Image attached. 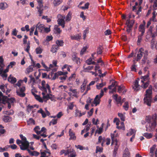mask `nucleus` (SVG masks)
<instances>
[{"label":"nucleus","instance_id":"1","mask_svg":"<svg viewBox=\"0 0 157 157\" xmlns=\"http://www.w3.org/2000/svg\"><path fill=\"white\" fill-rule=\"evenodd\" d=\"M152 86L150 85L148 89L146 90L145 96L144 99V103L148 106L151 105L152 100Z\"/></svg>","mask_w":157,"mask_h":157},{"label":"nucleus","instance_id":"2","mask_svg":"<svg viewBox=\"0 0 157 157\" xmlns=\"http://www.w3.org/2000/svg\"><path fill=\"white\" fill-rule=\"evenodd\" d=\"M148 55V52L147 50H144L143 48H141L137 52L136 60L137 61L140 60L143 56V58L142 59V61L144 63H145L147 59Z\"/></svg>","mask_w":157,"mask_h":157},{"label":"nucleus","instance_id":"3","mask_svg":"<svg viewBox=\"0 0 157 157\" xmlns=\"http://www.w3.org/2000/svg\"><path fill=\"white\" fill-rule=\"evenodd\" d=\"M57 17L58 24L61 26L63 28H64L65 27V21L64 19L65 18V16L60 14H59L58 15Z\"/></svg>","mask_w":157,"mask_h":157},{"label":"nucleus","instance_id":"4","mask_svg":"<svg viewBox=\"0 0 157 157\" xmlns=\"http://www.w3.org/2000/svg\"><path fill=\"white\" fill-rule=\"evenodd\" d=\"M42 86L39 87L40 89L44 92H47V89L48 90V92L50 93L51 92V89L48 84H46L45 81L43 80L41 82Z\"/></svg>","mask_w":157,"mask_h":157},{"label":"nucleus","instance_id":"5","mask_svg":"<svg viewBox=\"0 0 157 157\" xmlns=\"http://www.w3.org/2000/svg\"><path fill=\"white\" fill-rule=\"evenodd\" d=\"M104 95V91L102 90H101V93L99 95H97L94 99L93 103L95 106L99 104L100 101V99Z\"/></svg>","mask_w":157,"mask_h":157},{"label":"nucleus","instance_id":"6","mask_svg":"<svg viewBox=\"0 0 157 157\" xmlns=\"http://www.w3.org/2000/svg\"><path fill=\"white\" fill-rule=\"evenodd\" d=\"M156 125V121H153L152 122L149 123V125L146 126V130L148 132H151L154 130Z\"/></svg>","mask_w":157,"mask_h":157},{"label":"nucleus","instance_id":"7","mask_svg":"<svg viewBox=\"0 0 157 157\" xmlns=\"http://www.w3.org/2000/svg\"><path fill=\"white\" fill-rule=\"evenodd\" d=\"M25 90V86H22L19 88H17L16 90V93L17 95L21 97H24L25 95L24 91Z\"/></svg>","mask_w":157,"mask_h":157},{"label":"nucleus","instance_id":"8","mask_svg":"<svg viewBox=\"0 0 157 157\" xmlns=\"http://www.w3.org/2000/svg\"><path fill=\"white\" fill-rule=\"evenodd\" d=\"M140 80L139 79L136 80L133 84L132 89L135 91H138L141 89V86L139 84V81Z\"/></svg>","mask_w":157,"mask_h":157},{"label":"nucleus","instance_id":"9","mask_svg":"<svg viewBox=\"0 0 157 157\" xmlns=\"http://www.w3.org/2000/svg\"><path fill=\"white\" fill-rule=\"evenodd\" d=\"M17 144L19 145L20 147V148L21 150H25L27 148H28L29 147L27 145H26L25 144H23V142L21 140L19 139H17L16 140Z\"/></svg>","mask_w":157,"mask_h":157},{"label":"nucleus","instance_id":"10","mask_svg":"<svg viewBox=\"0 0 157 157\" xmlns=\"http://www.w3.org/2000/svg\"><path fill=\"white\" fill-rule=\"evenodd\" d=\"M146 25V23L145 21L144 20L143 21V23L141 24L139 28V31L141 32V34L143 35L145 32V26Z\"/></svg>","mask_w":157,"mask_h":157},{"label":"nucleus","instance_id":"11","mask_svg":"<svg viewBox=\"0 0 157 157\" xmlns=\"http://www.w3.org/2000/svg\"><path fill=\"white\" fill-rule=\"evenodd\" d=\"M116 137V136H115L114 134H111V138L112 139V142L111 145H112L113 144L115 145V146H119V144H118V141L116 138H115V137Z\"/></svg>","mask_w":157,"mask_h":157},{"label":"nucleus","instance_id":"12","mask_svg":"<svg viewBox=\"0 0 157 157\" xmlns=\"http://www.w3.org/2000/svg\"><path fill=\"white\" fill-rule=\"evenodd\" d=\"M134 23V21H133L132 23L131 24L130 23V20H127L126 22V24L127 25L128 28L126 30L127 32L128 33H129L131 30V28H132L133 24Z\"/></svg>","mask_w":157,"mask_h":157},{"label":"nucleus","instance_id":"13","mask_svg":"<svg viewBox=\"0 0 157 157\" xmlns=\"http://www.w3.org/2000/svg\"><path fill=\"white\" fill-rule=\"evenodd\" d=\"M149 74V72L148 71L146 75L143 76H141L140 78L141 82L144 81L146 82H149L150 78Z\"/></svg>","mask_w":157,"mask_h":157},{"label":"nucleus","instance_id":"14","mask_svg":"<svg viewBox=\"0 0 157 157\" xmlns=\"http://www.w3.org/2000/svg\"><path fill=\"white\" fill-rule=\"evenodd\" d=\"M67 73V72H63L62 71H58L54 74V76L52 77V79L55 80L56 78L58 77L59 75H65Z\"/></svg>","mask_w":157,"mask_h":157},{"label":"nucleus","instance_id":"15","mask_svg":"<svg viewBox=\"0 0 157 157\" xmlns=\"http://www.w3.org/2000/svg\"><path fill=\"white\" fill-rule=\"evenodd\" d=\"M82 34L81 33H79L76 34V35H71L70 36L71 38V40H79L81 37Z\"/></svg>","mask_w":157,"mask_h":157},{"label":"nucleus","instance_id":"16","mask_svg":"<svg viewBox=\"0 0 157 157\" xmlns=\"http://www.w3.org/2000/svg\"><path fill=\"white\" fill-rule=\"evenodd\" d=\"M36 28L40 33H43L44 30V25L42 24H37L36 26Z\"/></svg>","mask_w":157,"mask_h":157},{"label":"nucleus","instance_id":"17","mask_svg":"<svg viewBox=\"0 0 157 157\" xmlns=\"http://www.w3.org/2000/svg\"><path fill=\"white\" fill-rule=\"evenodd\" d=\"M26 150L27 151L29 154L31 156H37L40 154L39 152H37L36 151H31L28 148H27V149Z\"/></svg>","mask_w":157,"mask_h":157},{"label":"nucleus","instance_id":"18","mask_svg":"<svg viewBox=\"0 0 157 157\" xmlns=\"http://www.w3.org/2000/svg\"><path fill=\"white\" fill-rule=\"evenodd\" d=\"M69 133V136L70 137L69 140H75L76 139V137L75 136V133L72 131L71 129H70Z\"/></svg>","mask_w":157,"mask_h":157},{"label":"nucleus","instance_id":"19","mask_svg":"<svg viewBox=\"0 0 157 157\" xmlns=\"http://www.w3.org/2000/svg\"><path fill=\"white\" fill-rule=\"evenodd\" d=\"M20 136L21 139V141L23 142V144L24 143L26 145H27V146L29 147V143L26 140V138L22 134L20 135Z\"/></svg>","mask_w":157,"mask_h":157},{"label":"nucleus","instance_id":"20","mask_svg":"<svg viewBox=\"0 0 157 157\" xmlns=\"http://www.w3.org/2000/svg\"><path fill=\"white\" fill-rule=\"evenodd\" d=\"M83 71L85 72H89V71L93 69L94 66H88L87 67H86V65L84 64L83 67Z\"/></svg>","mask_w":157,"mask_h":157},{"label":"nucleus","instance_id":"21","mask_svg":"<svg viewBox=\"0 0 157 157\" xmlns=\"http://www.w3.org/2000/svg\"><path fill=\"white\" fill-rule=\"evenodd\" d=\"M123 92V94L125 93L126 90L125 89V87L122 85L118 86V92L119 93H121Z\"/></svg>","mask_w":157,"mask_h":157},{"label":"nucleus","instance_id":"22","mask_svg":"<svg viewBox=\"0 0 157 157\" xmlns=\"http://www.w3.org/2000/svg\"><path fill=\"white\" fill-rule=\"evenodd\" d=\"M72 60L77 64H79L80 63V59L77 57L75 55L72 56Z\"/></svg>","mask_w":157,"mask_h":157},{"label":"nucleus","instance_id":"23","mask_svg":"<svg viewBox=\"0 0 157 157\" xmlns=\"http://www.w3.org/2000/svg\"><path fill=\"white\" fill-rule=\"evenodd\" d=\"M149 84V82H146L143 81L142 82H141V87L144 89H146L148 86Z\"/></svg>","mask_w":157,"mask_h":157},{"label":"nucleus","instance_id":"24","mask_svg":"<svg viewBox=\"0 0 157 157\" xmlns=\"http://www.w3.org/2000/svg\"><path fill=\"white\" fill-rule=\"evenodd\" d=\"M56 45L58 46L59 48L60 47H62L64 45V42L63 40H57L56 41Z\"/></svg>","mask_w":157,"mask_h":157},{"label":"nucleus","instance_id":"25","mask_svg":"<svg viewBox=\"0 0 157 157\" xmlns=\"http://www.w3.org/2000/svg\"><path fill=\"white\" fill-rule=\"evenodd\" d=\"M8 7V5L6 2H1L0 3V9L2 10H4Z\"/></svg>","mask_w":157,"mask_h":157},{"label":"nucleus","instance_id":"26","mask_svg":"<svg viewBox=\"0 0 157 157\" xmlns=\"http://www.w3.org/2000/svg\"><path fill=\"white\" fill-rule=\"evenodd\" d=\"M63 0H54L53 2L54 6H57L60 5L62 2Z\"/></svg>","mask_w":157,"mask_h":157},{"label":"nucleus","instance_id":"27","mask_svg":"<svg viewBox=\"0 0 157 157\" xmlns=\"http://www.w3.org/2000/svg\"><path fill=\"white\" fill-rule=\"evenodd\" d=\"M32 93L33 95L35 97V98L39 102H43V100L42 99L40 98V97L38 95H37L35 94V93L33 92V90H32Z\"/></svg>","mask_w":157,"mask_h":157},{"label":"nucleus","instance_id":"28","mask_svg":"<svg viewBox=\"0 0 157 157\" xmlns=\"http://www.w3.org/2000/svg\"><path fill=\"white\" fill-rule=\"evenodd\" d=\"M72 13L71 12H69L66 17L65 21L68 22L70 21L71 18Z\"/></svg>","mask_w":157,"mask_h":157},{"label":"nucleus","instance_id":"29","mask_svg":"<svg viewBox=\"0 0 157 157\" xmlns=\"http://www.w3.org/2000/svg\"><path fill=\"white\" fill-rule=\"evenodd\" d=\"M86 63L87 65H88L91 64L94 65L96 64V62L94 61H92V59L91 58H90L87 59L86 61Z\"/></svg>","mask_w":157,"mask_h":157},{"label":"nucleus","instance_id":"30","mask_svg":"<svg viewBox=\"0 0 157 157\" xmlns=\"http://www.w3.org/2000/svg\"><path fill=\"white\" fill-rule=\"evenodd\" d=\"M58 46L56 45H53L52 46L51 49V51L52 53H56L57 52V50L58 49Z\"/></svg>","mask_w":157,"mask_h":157},{"label":"nucleus","instance_id":"31","mask_svg":"<svg viewBox=\"0 0 157 157\" xmlns=\"http://www.w3.org/2000/svg\"><path fill=\"white\" fill-rule=\"evenodd\" d=\"M46 93L47 92H44V91H43L42 92V94L43 95V98L47 99L50 98H51L52 95L49 94H46Z\"/></svg>","mask_w":157,"mask_h":157},{"label":"nucleus","instance_id":"32","mask_svg":"<svg viewBox=\"0 0 157 157\" xmlns=\"http://www.w3.org/2000/svg\"><path fill=\"white\" fill-rule=\"evenodd\" d=\"M8 81L12 83H14L16 82L17 80L15 78L10 75L8 78Z\"/></svg>","mask_w":157,"mask_h":157},{"label":"nucleus","instance_id":"33","mask_svg":"<svg viewBox=\"0 0 157 157\" xmlns=\"http://www.w3.org/2000/svg\"><path fill=\"white\" fill-rule=\"evenodd\" d=\"M113 98L118 102V103H120L121 100V97H118V95L117 94L113 95Z\"/></svg>","mask_w":157,"mask_h":157},{"label":"nucleus","instance_id":"34","mask_svg":"<svg viewBox=\"0 0 157 157\" xmlns=\"http://www.w3.org/2000/svg\"><path fill=\"white\" fill-rule=\"evenodd\" d=\"M67 88V87L66 86H63L61 85L58 87L59 89L61 91H66V90Z\"/></svg>","mask_w":157,"mask_h":157},{"label":"nucleus","instance_id":"35","mask_svg":"<svg viewBox=\"0 0 157 157\" xmlns=\"http://www.w3.org/2000/svg\"><path fill=\"white\" fill-rule=\"evenodd\" d=\"M7 85L6 84H2L0 85V89L3 92H5L6 89L7 88Z\"/></svg>","mask_w":157,"mask_h":157},{"label":"nucleus","instance_id":"36","mask_svg":"<svg viewBox=\"0 0 157 157\" xmlns=\"http://www.w3.org/2000/svg\"><path fill=\"white\" fill-rule=\"evenodd\" d=\"M136 131L135 130L132 129H130L129 132L127 133V135L128 136H130L132 135L135 134Z\"/></svg>","mask_w":157,"mask_h":157},{"label":"nucleus","instance_id":"37","mask_svg":"<svg viewBox=\"0 0 157 157\" xmlns=\"http://www.w3.org/2000/svg\"><path fill=\"white\" fill-rule=\"evenodd\" d=\"M102 47L100 45L98 48L97 51V55L101 54L103 50Z\"/></svg>","mask_w":157,"mask_h":157},{"label":"nucleus","instance_id":"38","mask_svg":"<svg viewBox=\"0 0 157 157\" xmlns=\"http://www.w3.org/2000/svg\"><path fill=\"white\" fill-rule=\"evenodd\" d=\"M156 145H153L150 149V153L151 154V156L152 157H153L154 155V151L155 149Z\"/></svg>","mask_w":157,"mask_h":157},{"label":"nucleus","instance_id":"39","mask_svg":"<svg viewBox=\"0 0 157 157\" xmlns=\"http://www.w3.org/2000/svg\"><path fill=\"white\" fill-rule=\"evenodd\" d=\"M3 120L6 122H9L11 121L12 118L8 116H4Z\"/></svg>","mask_w":157,"mask_h":157},{"label":"nucleus","instance_id":"40","mask_svg":"<svg viewBox=\"0 0 157 157\" xmlns=\"http://www.w3.org/2000/svg\"><path fill=\"white\" fill-rule=\"evenodd\" d=\"M75 147L77 149H79V150H89V148L88 147H86L85 148V147H83L82 146L79 145H75Z\"/></svg>","mask_w":157,"mask_h":157},{"label":"nucleus","instance_id":"41","mask_svg":"<svg viewBox=\"0 0 157 157\" xmlns=\"http://www.w3.org/2000/svg\"><path fill=\"white\" fill-rule=\"evenodd\" d=\"M106 83L105 82H101L100 83H98L96 85V87L98 89L100 90L103 86H105Z\"/></svg>","mask_w":157,"mask_h":157},{"label":"nucleus","instance_id":"42","mask_svg":"<svg viewBox=\"0 0 157 157\" xmlns=\"http://www.w3.org/2000/svg\"><path fill=\"white\" fill-rule=\"evenodd\" d=\"M71 152L68 155V157H75L76 156V152L73 149H71Z\"/></svg>","mask_w":157,"mask_h":157},{"label":"nucleus","instance_id":"43","mask_svg":"<svg viewBox=\"0 0 157 157\" xmlns=\"http://www.w3.org/2000/svg\"><path fill=\"white\" fill-rule=\"evenodd\" d=\"M125 113L124 114L121 113H118V116L120 118L121 120L123 121H124L125 120Z\"/></svg>","mask_w":157,"mask_h":157},{"label":"nucleus","instance_id":"44","mask_svg":"<svg viewBox=\"0 0 157 157\" xmlns=\"http://www.w3.org/2000/svg\"><path fill=\"white\" fill-rule=\"evenodd\" d=\"M69 90L71 91L72 93L73 94V96L76 97L77 94V90L76 89H73L71 88H70Z\"/></svg>","mask_w":157,"mask_h":157},{"label":"nucleus","instance_id":"45","mask_svg":"<svg viewBox=\"0 0 157 157\" xmlns=\"http://www.w3.org/2000/svg\"><path fill=\"white\" fill-rule=\"evenodd\" d=\"M33 66L32 65L29 66L26 70V71L28 73L32 72L33 71Z\"/></svg>","mask_w":157,"mask_h":157},{"label":"nucleus","instance_id":"46","mask_svg":"<svg viewBox=\"0 0 157 157\" xmlns=\"http://www.w3.org/2000/svg\"><path fill=\"white\" fill-rule=\"evenodd\" d=\"M143 136L147 139H150L152 137L153 135L151 133H144Z\"/></svg>","mask_w":157,"mask_h":157},{"label":"nucleus","instance_id":"47","mask_svg":"<svg viewBox=\"0 0 157 157\" xmlns=\"http://www.w3.org/2000/svg\"><path fill=\"white\" fill-rule=\"evenodd\" d=\"M37 8L38 10V11L39 13V15L40 16H41L42 14L43 13V7L37 6Z\"/></svg>","mask_w":157,"mask_h":157},{"label":"nucleus","instance_id":"48","mask_svg":"<svg viewBox=\"0 0 157 157\" xmlns=\"http://www.w3.org/2000/svg\"><path fill=\"white\" fill-rule=\"evenodd\" d=\"M146 121L148 123H150L153 122V120L151 118V116H148L146 117Z\"/></svg>","mask_w":157,"mask_h":157},{"label":"nucleus","instance_id":"49","mask_svg":"<svg viewBox=\"0 0 157 157\" xmlns=\"http://www.w3.org/2000/svg\"><path fill=\"white\" fill-rule=\"evenodd\" d=\"M37 112L39 113H40L42 115L43 117L44 118L46 117V115L45 113L43 110L42 109H40V110L37 111Z\"/></svg>","mask_w":157,"mask_h":157},{"label":"nucleus","instance_id":"50","mask_svg":"<svg viewBox=\"0 0 157 157\" xmlns=\"http://www.w3.org/2000/svg\"><path fill=\"white\" fill-rule=\"evenodd\" d=\"M27 123L28 124H35V122L34 120L32 118H29L27 121Z\"/></svg>","mask_w":157,"mask_h":157},{"label":"nucleus","instance_id":"51","mask_svg":"<svg viewBox=\"0 0 157 157\" xmlns=\"http://www.w3.org/2000/svg\"><path fill=\"white\" fill-rule=\"evenodd\" d=\"M6 99L8 101L7 103H10L11 104H12L14 101H15V99L13 98H9L7 97H6Z\"/></svg>","mask_w":157,"mask_h":157},{"label":"nucleus","instance_id":"52","mask_svg":"<svg viewBox=\"0 0 157 157\" xmlns=\"http://www.w3.org/2000/svg\"><path fill=\"white\" fill-rule=\"evenodd\" d=\"M42 49L41 48L39 47L37 48L36 49L35 51L37 54H40L42 52Z\"/></svg>","mask_w":157,"mask_h":157},{"label":"nucleus","instance_id":"53","mask_svg":"<svg viewBox=\"0 0 157 157\" xmlns=\"http://www.w3.org/2000/svg\"><path fill=\"white\" fill-rule=\"evenodd\" d=\"M117 82H113L112 83L111 85H109L108 86V88L109 89H111L113 87H116L117 84H116Z\"/></svg>","mask_w":157,"mask_h":157},{"label":"nucleus","instance_id":"54","mask_svg":"<svg viewBox=\"0 0 157 157\" xmlns=\"http://www.w3.org/2000/svg\"><path fill=\"white\" fill-rule=\"evenodd\" d=\"M123 107L125 110L126 111L128 110L129 108V105L128 102H125Z\"/></svg>","mask_w":157,"mask_h":157},{"label":"nucleus","instance_id":"55","mask_svg":"<svg viewBox=\"0 0 157 157\" xmlns=\"http://www.w3.org/2000/svg\"><path fill=\"white\" fill-rule=\"evenodd\" d=\"M75 117L78 116L80 117L81 116V112L77 109L75 110Z\"/></svg>","mask_w":157,"mask_h":157},{"label":"nucleus","instance_id":"56","mask_svg":"<svg viewBox=\"0 0 157 157\" xmlns=\"http://www.w3.org/2000/svg\"><path fill=\"white\" fill-rule=\"evenodd\" d=\"M117 128L118 129H121L123 130H124L125 127L124 126V123L123 122H122L121 123L120 126H117Z\"/></svg>","mask_w":157,"mask_h":157},{"label":"nucleus","instance_id":"57","mask_svg":"<svg viewBox=\"0 0 157 157\" xmlns=\"http://www.w3.org/2000/svg\"><path fill=\"white\" fill-rule=\"evenodd\" d=\"M23 81L22 80H20L18 81L17 83L15 84V86L17 88V86L18 87V88L20 87L21 86V84L22 82Z\"/></svg>","mask_w":157,"mask_h":157},{"label":"nucleus","instance_id":"58","mask_svg":"<svg viewBox=\"0 0 157 157\" xmlns=\"http://www.w3.org/2000/svg\"><path fill=\"white\" fill-rule=\"evenodd\" d=\"M87 47L86 46L84 47L81 51L80 54L82 55L84 54V53L86 52Z\"/></svg>","mask_w":157,"mask_h":157},{"label":"nucleus","instance_id":"59","mask_svg":"<svg viewBox=\"0 0 157 157\" xmlns=\"http://www.w3.org/2000/svg\"><path fill=\"white\" fill-rule=\"evenodd\" d=\"M103 151L102 147H100L98 146L96 147V153H97L98 152H101Z\"/></svg>","mask_w":157,"mask_h":157},{"label":"nucleus","instance_id":"60","mask_svg":"<svg viewBox=\"0 0 157 157\" xmlns=\"http://www.w3.org/2000/svg\"><path fill=\"white\" fill-rule=\"evenodd\" d=\"M143 35H142V34H141L138 36V38L137 40V44L138 45L139 44L140 42H141L142 38V36Z\"/></svg>","mask_w":157,"mask_h":157},{"label":"nucleus","instance_id":"61","mask_svg":"<svg viewBox=\"0 0 157 157\" xmlns=\"http://www.w3.org/2000/svg\"><path fill=\"white\" fill-rule=\"evenodd\" d=\"M35 82H36V81L35 80L34 78H31L30 79V81L29 82V83H32V87H33V85L34 84V83H35Z\"/></svg>","mask_w":157,"mask_h":157},{"label":"nucleus","instance_id":"62","mask_svg":"<svg viewBox=\"0 0 157 157\" xmlns=\"http://www.w3.org/2000/svg\"><path fill=\"white\" fill-rule=\"evenodd\" d=\"M103 131V128H102L100 127L98 129H97L95 131V133H98L99 134H101Z\"/></svg>","mask_w":157,"mask_h":157},{"label":"nucleus","instance_id":"63","mask_svg":"<svg viewBox=\"0 0 157 157\" xmlns=\"http://www.w3.org/2000/svg\"><path fill=\"white\" fill-rule=\"evenodd\" d=\"M4 60L2 56H0V67H2L4 65L3 63Z\"/></svg>","mask_w":157,"mask_h":157},{"label":"nucleus","instance_id":"64","mask_svg":"<svg viewBox=\"0 0 157 157\" xmlns=\"http://www.w3.org/2000/svg\"><path fill=\"white\" fill-rule=\"evenodd\" d=\"M16 62L14 61L11 62L7 66L9 68H12L16 65Z\"/></svg>","mask_w":157,"mask_h":157}]
</instances>
